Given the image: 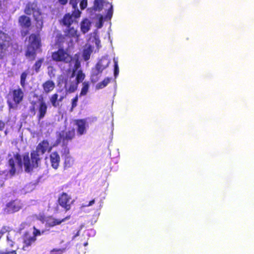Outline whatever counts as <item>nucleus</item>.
Returning <instances> with one entry per match:
<instances>
[{"label": "nucleus", "instance_id": "1", "mask_svg": "<svg viewBox=\"0 0 254 254\" xmlns=\"http://www.w3.org/2000/svg\"><path fill=\"white\" fill-rule=\"evenodd\" d=\"M30 156L31 159L28 154L23 155L22 162L21 155L18 153L14 154L13 157L10 158L8 161V173L9 176L13 177L16 174V162H17L18 167L20 169H22L23 164L25 171L27 173L32 171L34 168L38 167V163L41 160L40 153L35 150H33L31 152Z\"/></svg>", "mask_w": 254, "mask_h": 254}, {"label": "nucleus", "instance_id": "43", "mask_svg": "<svg viewBox=\"0 0 254 254\" xmlns=\"http://www.w3.org/2000/svg\"><path fill=\"white\" fill-rule=\"evenodd\" d=\"M78 96L76 95L72 99V108H74L76 106L77 103L78 101Z\"/></svg>", "mask_w": 254, "mask_h": 254}, {"label": "nucleus", "instance_id": "26", "mask_svg": "<svg viewBox=\"0 0 254 254\" xmlns=\"http://www.w3.org/2000/svg\"><path fill=\"white\" fill-rule=\"evenodd\" d=\"M92 53V49L91 46H89L87 48L83 50V58L84 61H87L89 60Z\"/></svg>", "mask_w": 254, "mask_h": 254}, {"label": "nucleus", "instance_id": "41", "mask_svg": "<svg viewBox=\"0 0 254 254\" xmlns=\"http://www.w3.org/2000/svg\"><path fill=\"white\" fill-rule=\"evenodd\" d=\"M69 3L72 5L74 10L78 9L77 8V0H70Z\"/></svg>", "mask_w": 254, "mask_h": 254}, {"label": "nucleus", "instance_id": "13", "mask_svg": "<svg viewBox=\"0 0 254 254\" xmlns=\"http://www.w3.org/2000/svg\"><path fill=\"white\" fill-rule=\"evenodd\" d=\"M70 218V215L67 216L62 219L55 218L53 216L51 215L48 216L47 217V219L45 223V226L46 227L48 228L54 227L57 225H59L61 224L63 222L69 219Z\"/></svg>", "mask_w": 254, "mask_h": 254}, {"label": "nucleus", "instance_id": "4", "mask_svg": "<svg viewBox=\"0 0 254 254\" xmlns=\"http://www.w3.org/2000/svg\"><path fill=\"white\" fill-rule=\"evenodd\" d=\"M109 64L110 61L106 58H102L98 62L91 75L90 80L92 83H94L99 79V74L108 66Z\"/></svg>", "mask_w": 254, "mask_h": 254}, {"label": "nucleus", "instance_id": "5", "mask_svg": "<svg viewBox=\"0 0 254 254\" xmlns=\"http://www.w3.org/2000/svg\"><path fill=\"white\" fill-rule=\"evenodd\" d=\"M75 137V129L74 127H70L62 130L57 134V142H62L64 145L66 146L69 141H71Z\"/></svg>", "mask_w": 254, "mask_h": 254}, {"label": "nucleus", "instance_id": "3", "mask_svg": "<svg viewBox=\"0 0 254 254\" xmlns=\"http://www.w3.org/2000/svg\"><path fill=\"white\" fill-rule=\"evenodd\" d=\"M46 231V230L41 231L35 226H33L32 235H31L29 231L25 232L22 236L23 244L22 249L23 251L28 250L29 247H31L36 242L37 237L44 234Z\"/></svg>", "mask_w": 254, "mask_h": 254}, {"label": "nucleus", "instance_id": "35", "mask_svg": "<svg viewBox=\"0 0 254 254\" xmlns=\"http://www.w3.org/2000/svg\"><path fill=\"white\" fill-rule=\"evenodd\" d=\"M65 251V248L53 249L50 252L51 254H63Z\"/></svg>", "mask_w": 254, "mask_h": 254}, {"label": "nucleus", "instance_id": "37", "mask_svg": "<svg viewBox=\"0 0 254 254\" xmlns=\"http://www.w3.org/2000/svg\"><path fill=\"white\" fill-rule=\"evenodd\" d=\"M47 217V216H46L44 214H39L37 216V219L40 221L43 224H45Z\"/></svg>", "mask_w": 254, "mask_h": 254}, {"label": "nucleus", "instance_id": "22", "mask_svg": "<svg viewBox=\"0 0 254 254\" xmlns=\"http://www.w3.org/2000/svg\"><path fill=\"white\" fill-rule=\"evenodd\" d=\"M91 22L87 18H84L80 23L81 31L83 34L88 32L90 29Z\"/></svg>", "mask_w": 254, "mask_h": 254}, {"label": "nucleus", "instance_id": "21", "mask_svg": "<svg viewBox=\"0 0 254 254\" xmlns=\"http://www.w3.org/2000/svg\"><path fill=\"white\" fill-rule=\"evenodd\" d=\"M42 87L44 92L48 94L52 91L55 87V84L54 81L51 80H48L44 82L42 84Z\"/></svg>", "mask_w": 254, "mask_h": 254}, {"label": "nucleus", "instance_id": "50", "mask_svg": "<svg viewBox=\"0 0 254 254\" xmlns=\"http://www.w3.org/2000/svg\"><path fill=\"white\" fill-rule=\"evenodd\" d=\"M8 131L7 129L4 130V134L5 135H6L8 134Z\"/></svg>", "mask_w": 254, "mask_h": 254}, {"label": "nucleus", "instance_id": "6", "mask_svg": "<svg viewBox=\"0 0 254 254\" xmlns=\"http://www.w3.org/2000/svg\"><path fill=\"white\" fill-rule=\"evenodd\" d=\"M81 14V11L78 9L74 10L72 13L65 14L61 21V24L65 27H70L73 23L77 24V19L80 17Z\"/></svg>", "mask_w": 254, "mask_h": 254}, {"label": "nucleus", "instance_id": "31", "mask_svg": "<svg viewBox=\"0 0 254 254\" xmlns=\"http://www.w3.org/2000/svg\"><path fill=\"white\" fill-rule=\"evenodd\" d=\"M58 94L55 93L53 94L50 98V100L52 105L54 107H57L59 104V103L58 102Z\"/></svg>", "mask_w": 254, "mask_h": 254}, {"label": "nucleus", "instance_id": "29", "mask_svg": "<svg viewBox=\"0 0 254 254\" xmlns=\"http://www.w3.org/2000/svg\"><path fill=\"white\" fill-rule=\"evenodd\" d=\"M74 160L70 156L64 157V168H68L72 166L73 164Z\"/></svg>", "mask_w": 254, "mask_h": 254}, {"label": "nucleus", "instance_id": "2", "mask_svg": "<svg viewBox=\"0 0 254 254\" xmlns=\"http://www.w3.org/2000/svg\"><path fill=\"white\" fill-rule=\"evenodd\" d=\"M24 12L27 15L33 14L37 29L38 31L41 30L43 27V19L37 2H28L26 5Z\"/></svg>", "mask_w": 254, "mask_h": 254}, {"label": "nucleus", "instance_id": "46", "mask_svg": "<svg viewBox=\"0 0 254 254\" xmlns=\"http://www.w3.org/2000/svg\"><path fill=\"white\" fill-rule=\"evenodd\" d=\"M59 1L62 5H65L67 2V0H59Z\"/></svg>", "mask_w": 254, "mask_h": 254}, {"label": "nucleus", "instance_id": "12", "mask_svg": "<svg viewBox=\"0 0 254 254\" xmlns=\"http://www.w3.org/2000/svg\"><path fill=\"white\" fill-rule=\"evenodd\" d=\"M74 125L76 126V132L78 136H82L85 134L88 127L86 119H75L73 120Z\"/></svg>", "mask_w": 254, "mask_h": 254}, {"label": "nucleus", "instance_id": "40", "mask_svg": "<svg viewBox=\"0 0 254 254\" xmlns=\"http://www.w3.org/2000/svg\"><path fill=\"white\" fill-rule=\"evenodd\" d=\"M0 254H17L16 251H7L6 250L5 251H0Z\"/></svg>", "mask_w": 254, "mask_h": 254}, {"label": "nucleus", "instance_id": "48", "mask_svg": "<svg viewBox=\"0 0 254 254\" xmlns=\"http://www.w3.org/2000/svg\"><path fill=\"white\" fill-rule=\"evenodd\" d=\"M40 118H42V117H43L45 115V114L46 113V112H40Z\"/></svg>", "mask_w": 254, "mask_h": 254}, {"label": "nucleus", "instance_id": "30", "mask_svg": "<svg viewBox=\"0 0 254 254\" xmlns=\"http://www.w3.org/2000/svg\"><path fill=\"white\" fill-rule=\"evenodd\" d=\"M66 37L65 34L62 35L61 34H58L56 36V43L58 45H61L65 42V40Z\"/></svg>", "mask_w": 254, "mask_h": 254}, {"label": "nucleus", "instance_id": "24", "mask_svg": "<svg viewBox=\"0 0 254 254\" xmlns=\"http://www.w3.org/2000/svg\"><path fill=\"white\" fill-rule=\"evenodd\" d=\"M111 77H107L105 78L102 81L96 84V89L99 90L105 88L111 82Z\"/></svg>", "mask_w": 254, "mask_h": 254}, {"label": "nucleus", "instance_id": "45", "mask_svg": "<svg viewBox=\"0 0 254 254\" xmlns=\"http://www.w3.org/2000/svg\"><path fill=\"white\" fill-rule=\"evenodd\" d=\"M94 203H95V199H93L91 200H90L88 204L86 205L85 206L88 207V206H92L93 204H94Z\"/></svg>", "mask_w": 254, "mask_h": 254}, {"label": "nucleus", "instance_id": "39", "mask_svg": "<svg viewBox=\"0 0 254 254\" xmlns=\"http://www.w3.org/2000/svg\"><path fill=\"white\" fill-rule=\"evenodd\" d=\"M9 121V119H7L5 122L0 120V131L4 130L5 125H7Z\"/></svg>", "mask_w": 254, "mask_h": 254}, {"label": "nucleus", "instance_id": "49", "mask_svg": "<svg viewBox=\"0 0 254 254\" xmlns=\"http://www.w3.org/2000/svg\"><path fill=\"white\" fill-rule=\"evenodd\" d=\"M79 233H80V230H79L77 232L76 234L74 235V237H77V236H79Z\"/></svg>", "mask_w": 254, "mask_h": 254}, {"label": "nucleus", "instance_id": "36", "mask_svg": "<svg viewBox=\"0 0 254 254\" xmlns=\"http://www.w3.org/2000/svg\"><path fill=\"white\" fill-rule=\"evenodd\" d=\"M113 13V5L112 4H110V6L108 10L107 13L105 16V18L109 20H110L112 17Z\"/></svg>", "mask_w": 254, "mask_h": 254}, {"label": "nucleus", "instance_id": "20", "mask_svg": "<svg viewBox=\"0 0 254 254\" xmlns=\"http://www.w3.org/2000/svg\"><path fill=\"white\" fill-rule=\"evenodd\" d=\"M38 49L32 46H28L25 51V56L31 60H34L36 57L37 50Z\"/></svg>", "mask_w": 254, "mask_h": 254}, {"label": "nucleus", "instance_id": "27", "mask_svg": "<svg viewBox=\"0 0 254 254\" xmlns=\"http://www.w3.org/2000/svg\"><path fill=\"white\" fill-rule=\"evenodd\" d=\"M78 85V84L75 81V82H70L69 84L67 85L66 90L69 93L74 92L77 89Z\"/></svg>", "mask_w": 254, "mask_h": 254}, {"label": "nucleus", "instance_id": "33", "mask_svg": "<svg viewBox=\"0 0 254 254\" xmlns=\"http://www.w3.org/2000/svg\"><path fill=\"white\" fill-rule=\"evenodd\" d=\"M27 76V73L26 72H23L20 76V84L23 88L25 86V82Z\"/></svg>", "mask_w": 254, "mask_h": 254}, {"label": "nucleus", "instance_id": "44", "mask_svg": "<svg viewBox=\"0 0 254 254\" xmlns=\"http://www.w3.org/2000/svg\"><path fill=\"white\" fill-rule=\"evenodd\" d=\"M63 155H64V157L66 156H70L69 155V150L68 148H67V147H65L64 148V152Z\"/></svg>", "mask_w": 254, "mask_h": 254}, {"label": "nucleus", "instance_id": "14", "mask_svg": "<svg viewBox=\"0 0 254 254\" xmlns=\"http://www.w3.org/2000/svg\"><path fill=\"white\" fill-rule=\"evenodd\" d=\"M21 204L17 200H11L6 205L4 211L7 214L13 213L18 211L21 208Z\"/></svg>", "mask_w": 254, "mask_h": 254}, {"label": "nucleus", "instance_id": "16", "mask_svg": "<svg viewBox=\"0 0 254 254\" xmlns=\"http://www.w3.org/2000/svg\"><path fill=\"white\" fill-rule=\"evenodd\" d=\"M28 46L40 49L42 46L41 39L39 33H32L29 36Z\"/></svg>", "mask_w": 254, "mask_h": 254}, {"label": "nucleus", "instance_id": "11", "mask_svg": "<svg viewBox=\"0 0 254 254\" xmlns=\"http://www.w3.org/2000/svg\"><path fill=\"white\" fill-rule=\"evenodd\" d=\"M19 25L25 30H22L20 31L21 35L22 37H25L29 33V30L31 26V20L30 18L25 15H22L19 17L18 19Z\"/></svg>", "mask_w": 254, "mask_h": 254}, {"label": "nucleus", "instance_id": "8", "mask_svg": "<svg viewBox=\"0 0 254 254\" xmlns=\"http://www.w3.org/2000/svg\"><path fill=\"white\" fill-rule=\"evenodd\" d=\"M8 95L10 96L14 103L8 101L7 103L10 109H14L22 102L24 97V93L20 88L13 89L9 91Z\"/></svg>", "mask_w": 254, "mask_h": 254}, {"label": "nucleus", "instance_id": "18", "mask_svg": "<svg viewBox=\"0 0 254 254\" xmlns=\"http://www.w3.org/2000/svg\"><path fill=\"white\" fill-rule=\"evenodd\" d=\"M50 159L51 166L57 170L59 168L61 160L59 153L57 151L52 152L50 155Z\"/></svg>", "mask_w": 254, "mask_h": 254}, {"label": "nucleus", "instance_id": "51", "mask_svg": "<svg viewBox=\"0 0 254 254\" xmlns=\"http://www.w3.org/2000/svg\"><path fill=\"white\" fill-rule=\"evenodd\" d=\"M87 244H88V243H87V242H86V243H85L84 244V246H86L87 245Z\"/></svg>", "mask_w": 254, "mask_h": 254}, {"label": "nucleus", "instance_id": "10", "mask_svg": "<svg viewBox=\"0 0 254 254\" xmlns=\"http://www.w3.org/2000/svg\"><path fill=\"white\" fill-rule=\"evenodd\" d=\"M57 202L65 211H67L70 210L74 200L72 198L70 195L63 192L59 195Z\"/></svg>", "mask_w": 254, "mask_h": 254}, {"label": "nucleus", "instance_id": "9", "mask_svg": "<svg viewBox=\"0 0 254 254\" xmlns=\"http://www.w3.org/2000/svg\"><path fill=\"white\" fill-rule=\"evenodd\" d=\"M11 45L8 35L0 30V59H3Z\"/></svg>", "mask_w": 254, "mask_h": 254}, {"label": "nucleus", "instance_id": "28", "mask_svg": "<svg viewBox=\"0 0 254 254\" xmlns=\"http://www.w3.org/2000/svg\"><path fill=\"white\" fill-rule=\"evenodd\" d=\"M85 78V74L83 72L82 70H79L75 77V81L79 84L82 83Z\"/></svg>", "mask_w": 254, "mask_h": 254}, {"label": "nucleus", "instance_id": "23", "mask_svg": "<svg viewBox=\"0 0 254 254\" xmlns=\"http://www.w3.org/2000/svg\"><path fill=\"white\" fill-rule=\"evenodd\" d=\"M90 86V83L89 81H84L81 84V89L79 93V96L82 97L86 96L89 90Z\"/></svg>", "mask_w": 254, "mask_h": 254}, {"label": "nucleus", "instance_id": "34", "mask_svg": "<svg viewBox=\"0 0 254 254\" xmlns=\"http://www.w3.org/2000/svg\"><path fill=\"white\" fill-rule=\"evenodd\" d=\"M80 63L78 59H76L75 62L74 68L72 70V74L71 76V77H73L74 76L76 70L78 68H79L80 67Z\"/></svg>", "mask_w": 254, "mask_h": 254}, {"label": "nucleus", "instance_id": "42", "mask_svg": "<svg viewBox=\"0 0 254 254\" xmlns=\"http://www.w3.org/2000/svg\"><path fill=\"white\" fill-rule=\"evenodd\" d=\"M87 5V0H82L80 3V6L81 9H85Z\"/></svg>", "mask_w": 254, "mask_h": 254}, {"label": "nucleus", "instance_id": "19", "mask_svg": "<svg viewBox=\"0 0 254 254\" xmlns=\"http://www.w3.org/2000/svg\"><path fill=\"white\" fill-rule=\"evenodd\" d=\"M66 29L64 31V33L66 38L70 39L78 38L77 30L73 26L66 27Z\"/></svg>", "mask_w": 254, "mask_h": 254}, {"label": "nucleus", "instance_id": "17", "mask_svg": "<svg viewBox=\"0 0 254 254\" xmlns=\"http://www.w3.org/2000/svg\"><path fill=\"white\" fill-rule=\"evenodd\" d=\"M32 111H46L47 105L43 97H40L36 102L32 103Z\"/></svg>", "mask_w": 254, "mask_h": 254}, {"label": "nucleus", "instance_id": "15", "mask_svg": "<svg viewBox=\"0 0 254 254\" xmlns=\"http://www.w3.org/2000/svg\"><path fill=\"white\" fill-rule=\"evenodd\" d=\"M52 149V146L50 145L49 141L47 139H44L38 144L35 150L40 154L43 155L47 151L50 152Z\"/></svg>", "mask_w": 254, "mask_h": 254}, {"label": "nucleus", "instance_id": "38", "mask_svg": "<svg viewBox=\"0 0 254 254\" xmlns=\"http://www.w3.org/2000/svg\"><path fill=\"white\" fill-rule=\"evenodd\" d=\"M119 73V69L118 65V62L114 61V76L116 77Z\"/></svg>", "mask_w": 254, "mask_h": 254}, {"label": "nucleus", "instance_id": "7", "mask_svg": "<svg viewBox=\"0 0 254 254\" xmlns=\"http://www.w3.org/2000/svg\"><path fill=\"white\" fill-rule=\"evenodd\" d=\"M52 60L56 62L70 63L72 60V57L63 48L59 49L52 54Z\"/></svg>", "mask_w": 254, "mask_h": 254}, {"label": "nucleus", "instance_id": "25", "mask_svg": "<svg viewBox=\"0 0 254 254\" xmlns=\"http://www.w3.org/2000/svg\"><path fill=\"white\" fill-rule=\"evenodd\" d=\"M44 62L43 58L38 59L33 64L32 69L35 71L36 73H38L40 71V68Z\"/></svg>", "mask_w": 254, "mask_h": 254}, {"label": "nucleus", "instance_id": "47", "mask_svg": "<svg viewBox=\"0 0 254 254\" xmlns=\"http://www.w3.org/2000/svg\"><path fill=\"white\" fill-rule=\"evenodd\" d=\"M6 239H7V241H10L11 242V244H10V247H13V242L11 240H10L8 236H7Z\"/></svg>", "mask_w": 254, "mask_h": 254}, {"label": "nucleus", "instance_id": "32", "mask_svg": "<svg viewBox=\"0 0 254 254\" xmlns=\"http://www.w3.org/2000/svg\"><path fill=\"white\" fill-rule=\"evenodd\" d=\"M103 5V0H95L94 7L96 10H101Z\"/></svg>", "mask_w": 254, "mask_h": 254}]
</instances>
